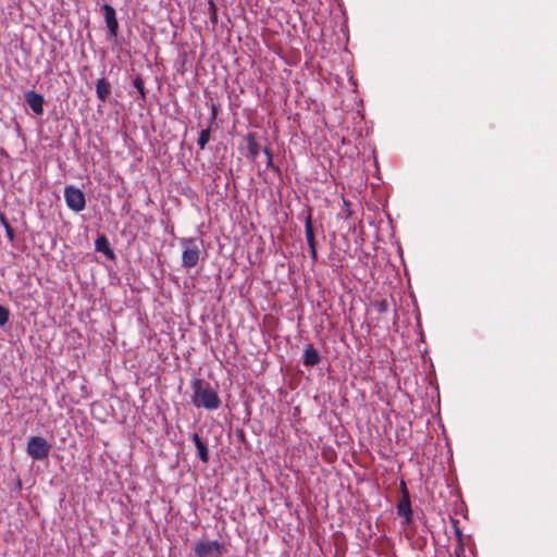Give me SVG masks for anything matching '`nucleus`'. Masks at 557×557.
Here are the masks:
<instances>
[{
    "label": "nucleus",
    "instance_id": "nucleus-28",
    "mask_svg": "<svg viewBox=\"0 0 557 557\" xmlns=\"http://www.w3.org/2000/svg\"><path fill=\"white\" fill-rule=\"evenodd\" d=\"M450 522H451V523H455V522H458V520L450 519Z\"/></svg>",
    "mask_w": 557,
    "mask_h": 557
},
{
    "label": "nucleus",
    "instance_id": "nucleus-6",
    "mask_svg": "<svg viewBox=\"0 0 557 557\" xmlns=\"http://www.w3.org/2000/svg\"><path fill=\"white\" fill-rule=\"evenodd\" d=\"M400 498L397 503V513L399 517L405 519V522H411L412 519V509L410 502V494L407 488V484L404 480L400 481Z\"/></svg>",
    "mask_w": 557,
    "mask_h": 557
},
{
    "label": "nucleus",
    "instance_id": "nucleus-18",
    "mask_svg": "<svg viewBox=\"0 0 557 557\" xmlns=\"http://www.w3.org/2000/svg\"><path fill=\"white\" fill-rule=\"evenodd\" d=\"M208 4H209V11H210V21L213 24H215L218 22L216 5L212 0H210Z\"/></svg>",
    "mask_w": 557,
    "mask_h": 557
},
{
    "label": "nucleus",
    "instance_id": "nucleus-27",
    "mask_svg": "<svg viewBox=\"0 0 557 557\" xmlns=\"http://www.w3.org/2000/svg\"><path fill=\"white\" fill-rule=\"evenodd\" d=\"M215 115H216V112H215V109L213 108V111H212V119H215Z\"/></svg>",
    "mask_w": 557,
    "mask_h": 557
},
{
    "label": "nucleus",
    "instance_id": "nucleus-21",
    "mask_svg": "<svg viewBox=\"0 0 557 557\" xmlns=\"http://www.w3.org/2000/svg\"><path fill=\"white\" fill-rule=\"evenodd\" d=\"M451 529H453V531H454V533H455V535L457 537V541H458L459 545L462 546L463 545V543H462V532L459 529L458 524L457 523L451 524Z\"/></svg>",
    "mask_w": 557,
    "mask_h": 557
},
{
    "label": "nucleus",
    "instance_id": "nucleus-9",
    "mask_svg": "<svg viewBox=\"0 0 557 557\" xmlns=\"http://www.w3.org/2000/svg\"><path fill=\"white\" fill-rule=\"evenodd\" d=\"M96 94L98 99L102 102H106L109 99L111 94V85L104 77L97 79Z\"/></svg>",
    "mask_w": 557,
    "mask_h": 557
},
{
    "label": "nucleus",
    "instance_id": "nucleus-16",
    "mask_svg": "<svg viewBox=\"0 0 557 557\" xmlns=\"http://www.w3.org/2000/svg\"><path fill=\"white\" fill-rule=\"evenodd\" d=\"M134 87L137 89L138 94L140 95V99L143 101L146 100V89H145V82L140 76H137L134 82Z\"/></svg>",
    "mask_w": 557,
    "mask_h": 557
},
{
    "label": "nucleus",
    "instance_id": "nucleus-14",
    "mask_svg": "<svg viewBox=\"0 0 557 557\" xmlns=\"http://www.w3.org/2000/svg\"><path fill=\"white\" fill-rule=\"evenodd\" d=\"M0 223L5 230V235L10 242L14 240L15 233L3 213H0Z\"/></svg>",
    "mask_w": 557,
    "mask_h": 557
},
{
    "label": "nucleus",
    "instance_id": "nucleus-4",
    "mask_svg": "<svg viewBox=\"0 0 557 557\" xmlns=\"http://www.w3.org/2000/svg\"><path fill=\"white\" fill-rule=\"evenodd\" d=\"M224 553V545L218 541H199L195 545V554L197 557H220Z\"/></svg>",
    "mask_w": 557,
    "mask_h": 557
},
{
    "label": "nucleus",
    "instance_id": "nucleus-11",
    "mask_svg": "<svg viewBox=\"0 0 557 557\" xmlns=\"http://www.w3.org/2000/svg\"><path fill=\"white\" fill-rule=\"evenodd\" d=\"M305 234L308 246L317 245L312 222V213L310 210L308 211V214L305 219Z\"/></svg>",
    "mask_w": 557,
    "mask_h": 557
},
{
    "label": "nucleus",
    "instance_id": "nucleus-3",
    "mask_svg": "<svg viewBox=\"0 0 557 557\" xmlns=\"http://www.w3.org/2000/svg\"><path fill=\"white\" fill-rule=\"evenodd\" d=\"M50 444L42 436H32L28 440L26 451L34 460H42L49 456Z\"/></svg>",
    "mask_w": 557,
    "mask_h": 557
},
{
    "label": "nucleus",
    "instance_id": "nucleus-17",
    "mask_svg": "<svg viewBox=\"0 0 557 557\" xmlns=\"http://www.w3.org/2000/svg\"><path fill=\"white\" fill-rule=\"evenodd\" d=\"M10 317V311L0 305V326H3L8 323Z\"/></svg>",
    "mask_w": 557,
    "mask_h": 557
},
{
    "label": "nucleus",
    "instance_id": "nucleus-10",
    "mask_svg": "<svg viewBox=\"0 0 557 557\" xmlns=\"http://www.w3.org/2000/svg\"><path fill=\"white\" fill-rule=\"evenodd\" d=\"M191 438L197 448V453L200 460L207 463L209 461V450L207 444L200 438V436L197 433H194Z\"/></svg>",
    "mask_w": 557,
    "mask_h": 557
},
{
    "label": "nucleus",
    "instance_id": "nucleus-1",
    "mask_svg": "<svg viewBox=\"0 0 557 557\" xmlns=\"http://www.w3.org/2000/svg\"><path fill=\"white\" fill-rule=\"evenodd\" d=\"M191 389V403L195 407L205 408L207 410H216L221 406V399L218 393L206 380L199 377L193 379Z\"/></svg>",
    "mask_w": 557,
    "mask_h": 557
},
{
    "label": "nucleus",
    "instance_id": "nucleus-7",
    "mask_svg": "<svg viewBox=\"0 0 557 557\" xmlns=\"http://www.w3.org/2000/svg\"><path fill=\"white\" fill-rule=\"evenodd\" d=\"M101 10L103 11L104 21H106V24H107L110 35L112 37H116L117 30H119V22L116 18L115 9L112 5L104 3L101 7Z\"/></svg>",
    "mask_w": 557,
    "mask_h": 557
},
{
    "label": "nucleus",
    "instance_id": "nucleus-24",
    "mask_svg": "<svg viewBox=\"0 0 557 557\" xmlns=\"http://www.w3.org/2000/svg\"><path fill=\"white\" fill-rule=\"evenodd\" d=\"M263 152L267 156V159L270 158V157H273L272 156V151H271V149L269 147H264L263 148Z\"/></svg>",
    "mask_w": 557,
    "mask_h": 557
},
{
    "label": "nucleus",
    "instance_id": "nucleus-20",
    "mask_svg": "<svg viewBox=\"0 0 557 557\" xmlns=\"http://www.w3.org/2000/svg\"><path fill=\"white\" fill-rule=\"evenodd\" d=\"M249 153L252 158H256L259 151V146L255 140H250L248 144Z\"/></svg>",
    "mask_w": 557,
    "mask_h": 557
},
{
    "label": "nucleus",
    "instance_id": "nucleus-2",
    "mask_svg": "<svg viewBox=\"0 0 557 557\" xmlns=\"http://www.w3.org/2000/svg\"><path fill=\"white\" fill-rule=\"evenodd\" d=\"M183 247L182 263L185 268H194L198 264L200 258V248L197 239L183 238L181 240Z\"/></svg>",
    "mask_w": 557,
    "mask_h": 557
},
{
    "label": "nucleus",
    "instance_id": "nucleus-23",
    "mask_svg": "<svg viewBox=\"0 0 557 557\" xmlns=\"http://www.w3.org/2000/svg\"><path fill=\"white\" fill-rule=\"evenodd\" d=\"M310 248V256L313 261H317L318 259V252H317V245L309 246Z\"/></svg>",
    "mask_w": 557,
    "mask_h": 557
},
{
    "label": "nucleus",
    "instance_id": "nucleus-13",
    "mask_svg": "<svg viewBox=\"0 0 557 557\" xmlns=\"http://www.w3.org/2000/svg\"><path fill=\"white\" fill-rule=\"evenodd\" d=\"M96 249L102 251L106 255L113 256V251L109 247L108 239L104 236H100L96 239Z\"/></svg>",
    "mask_w": 557,
    "mask_h": 557
},
{
    "label": "nucleus",
    "instance_id": "nucleus-5",
    "mask_svg": "<svg viewBox=\"0 0 557 557\" xmlns=\"http://www.w3.org/2000/svg\"><path fill=\"white\" fill-rule=\"evenodd\" d=\"M64 198L66 206L75 212L84 210L86 206L84 193L74 186H66L64 188Z\"/></svg>",
    "mask_w": 557,
    "mask_h": 557
},
{
    "label": "nucleus",
    "instance_id": "nucleus-25",
    "mask_svg": "<svg viewBox=\"0 0 557 557\" xmlns=\"http://www.w3.org/2000/svg\"><path fill=\"white\" fill-rule=\"evenodd\" d=\"M385 309H386V302L385 301L380 302V310L384 311Z\"/></svg>",
    "mask_w": 557,
    "mask_h": 557
},
{
    "label": "nucleus",
    "instance_id": "nucleus-26",
    "mask_svg": "<svg viewBox=\"0 0 557 557\" xmlns=\"http://www.w3.org/2000/svg\"><path fill=\"white\" fill-rule=\"evenodd\" d=\"M362 525L364 527V529H367V530H368L369 535H370V534L372 533V531H371V524L366 523V524H362Z\"/></svg>",
    "mask_w": 557,
    "mask_h": 557
},
{
    "label": "nucleus",
    "instance_id": "nucleus-12",
    "mask_svg": "<svg viewBox=\"0 0 557 557\" xmlns=\"http://www.w3.org/2000/svg\"><path fill=\"white\" fill-rule=\"evenodd\" d=\"M321 361L320 355L313 346H308L304 352V364L307 367H313L319 364Z\"/></svg>",
    "mask_w": 557,
    "mask_h": 557
},
{
    "label": "nucleus",
    "instance_id": "nucleus-15",
    "mask_svg": "<svg viewBox=\"0 0 557 557\" xmlns=\"http://www.w3.org/2000/svg\"><path fill=\"white\" fill-rule=\"evenodd\" d=\"M210 140V128L202 129L198 137V146L201 150H203L207 146V144Z\"/></svg>",
    "mask_w": 557,
    "mask_h": 557
},
{
    "label": "nucleus",
    "instance_id": "nucleus-19",
    "mask_svg": "<svg viewBox=\"0 0 557 557\" xmlns=\"http://www.w3.org/2000/svg\"><path fill=\"white\" fill-rule=\"evenodd\" d=\"M342 214L345 219H349L352 214L351 210H350V203L348 200H346L345 198H343V209H342Z\"/></svg>",
    "mask_w": 557,
    "mask_h": 557
},
{
    "label": "nucleus",
    "instance_id": "nucleus-22",
    "mask_svg": "<svg viewBox=\"0 0 557 557\" xmlns=\"http://www.w3.org/2000/svg\"><path fill=\"white\" fill-rule=\"evenodd\" d=\"M267 168L274 170L277 173L280 172V169L277 166H275L273 163V157H270L267 159Z\"/></svg>",
    "mask_w": 557,
    "mask_h": 557
},
{
    "label": "nucleus",
    "instance_id": "nucleus-8",
    "mask_svg": "<svg viewBox=\"0 0 557 557\" xmlns=\"http://www.w3.org/2000/svg\"><path fill=\"white\" fill-rule=\"evenodd\" d=\"M24 99L36 114L41 115L44 113L45 99L40 94L28 90L24 94Z\"/></svg>",
    "mask_w": 557,
    "mask_h": 557
}]
</instances>
